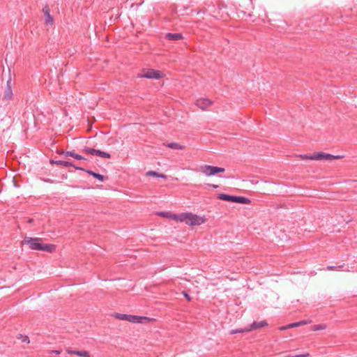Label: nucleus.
I'll list each match as a JSON object with an SVG mask.
<instances>
[{
    "label": "nucleus",
    "mask_w": 357,
    "mask_h": 357,
    "mask_svg": "<svg viewBox=\"0 0 357 357\" xmlns=\"http://www.w3.org/2000/svg\"><path fill=\"white\" fill-rule=\"evenodd\" d=\"M43 240L40 238L26 237L22 244L28 245L29 248L35 250H42L47 252H53L56 246L53 244H43Z\"/></svg>",
    "instance_id": "nucleus-1"
},
{
    "label": "nucleus",
    "mask_w": 357,
    "mask_h": 357,
    "mask_svg": "<svg viewBox=\"0 0 357 357\" xmlns=\"http://www.w3.org/2000/svg\"><path fill=\"white\" fill-rule=\"evenodd\" d=\"M204 216H200L192 213H181L178 214V222H185L190 226H199L206 222Z\"/></svg>",
    "instance_id": "nucleus-2"
},
{
    "label": "nucleus",
    "mask_w": 357,
    "mask_h": 357,
    "mask_svg": "<svg viewBox=\"0 0 357 357\" xmlns=\"http://www.w3.org/2000/svg\"><path fill=\"white\" fill-rule=\"evenodd\" d=\"M114 317L120 320H125L131 323L137 324H146L154 320L153 319H151L147 317H142L126 314H116L114 315Z\"/></svg>",
    "instance_id": "nucleus-3"
},
{
    "label": "nucleus",
    "mask_w": 357,
    "mask_h": 357,
    "mask_svg": "<svg viewBox=\"0 0 357 357\" xmlns=\"http://www.w3.org/2000/svg\"><path fill=\"white\" fill-rule=\"evenodd\" d=\"M200 171L206 176H213L218 173L224 172L225 169L222 167H214L211 165H202L200 167Z\"/></svg>",
    "instance_id": "nucleus-4"
},
{
    "label": "nucleus",
    "mask_w": 357,
    "mask_h": 357,
    "mask_svg": "<svg viewBox=\"0 0 357 357\" xmlns=\"http://www.w3.org/2000/svg\"><path fill=\"white\" fill-rule=\"evenodd\" d=\"M80 153L85 154V155H96L98 156H103V157H109L111 156L109 153L101 151L99 150H96L95 149H92L90 147L85 146L81 151Z\"/></svg>",
    "instance_id": "nucleus-5"
},
{
    "label": "nucleus",
    "mask_w": 357,
    "mask_h": 357,
    "mask_svg": "<svg viewBox=\"0 0 357 357\" xmlns=\"http://www.w3.org/2000/svg\"><path fill=\"white\" fill-rule=\"evenodd\" d=\"M140 77L158 79L162 77V73L160 70L149 69L146 73L140 75Z\"/></svg>",
    "instance_id": "nucleus-6"
},
{
    "label": "nucleus",
    "mask_w": 357,
    "mask_h": 357,
    "mask_svg": "<svg viewBox=\"0 0 357 357\" xmlns=\"http://www.w3.org/2000/svg\"><path fill=\"white\" fill-rule=\"evenodd\" d=\"M52 152L55 151L58 155H63V156H82L79 153H76L74 151H66L61 148H59L55 144H53L51 148Z\"/></svg>",
    "instance_id": "nucleus-7"
},
{
    "label": "nucleus",
    "mask_w": 357,
    "mask_h": 357,
    "mask_svg": "<svg viewBox=\"0 0 357 357\" xmlns=\"http://www.w3.org/2000/svg\"><path fill=\"white\" fill-rule=\"evenodd\" d=\"M43 13H44V15H45V24L47 26L48 25L52 26L54 24V18L50 15V9L48 5H45L43 8Z\"/></svg>",
    "instance_id": "nucleus-8"
},
{
    "label": "nucleus",
    "mask_w": 357,
    "mask_h": 357,
    "mask_svg": "<svg viewBox=\"0 0 357 357\" xmlns=\"http://www.w3.org/2000/svg\"><path fill=\"white\" fill-rule=\"evenodd\" d=\"M212 104V102L206 98H201L197 100L196 105L202 110L206 109Z\"/></svg>",
    "instance_id": "nucleus-9"
},
{
    "label": "nucleus",
    "mask_w": 357,
    "mask_h": 357,
    "mask_svg": "<svg viewBox=\"0 0 357 357\" xmlns=\"http://www.w3.org/2000/svg\"><path fill=\"white\" fill-rule=\"evenodd\" d=\"M285 156H290L289 155H286ZM293 156H340V155H333L331 153H326L322 151L314 152L312 154H296Z\"/></svg>",
    "instance_id": "nucleus-10"
},
{
    "label": "nucleus",
    "mask_w": 357,
    "mask_h": 357,
    "mask_svg": "<svg viewBox=\"0 0 357 357\" xmlns=\"http://www.w3.org/2000/svg\"><path fill=\"white\" fill-rule=\"evenodd\" d=\"M183 38L182 33H167L165 35V39L171 41L179 40Z\"/></svg>",
    "instance_id": "nucleus-11"
},
{
    "label": "nucleus",
    "mask_w": 357,
    "mask_h": 357,
    "mask_svg": "<svg viewBox=\"0 0 357 357\" xmlns=\"http://www.w3.org/2000/svg\"><path fill=\"white\" fill-rule=\"evenodd\" d=\"M158 215L161 216V217H163V218H169V219H171V220H174L175 221H178V214L172 213H169V212L162 211V212H159L158 213Z\"/></svg>",
    "instance_id": "nucleus-12"
},
{
    "label": "nucleus",
    "mask_w": 357,
    "mask_h": 357,
    "mask_svg": "<svg viewBox=\"0 0 357 357\" xmlns=\"http://www.w3.org/2000/svg\"><path fill=\"white\" fill-rule=\"evenodd\" d=\"M10 80L7 82V88L5 89L3 99L4 100H10L13 97V91L11 89V86H10Z\"/></svg>",
    "instance_id": "nucleus-13"
},
{
    "label": "nucleus",
    "mask_w": 357,
    "mask_h": 357,
    "mask_svg": "<svg viewBox=\"0 0 357 357\" xmlns=\"http://www.w3.org/2000/svg\"><path fill=\"white\" fill-rule=\"evenodd\" d=\"M234 197L235 196L225 195V194H218L217 195V197L219 199L227 201V202H234Z\"/></svg>",
    "instance_id": "nucleus-14"
},
{
    "label": "nucleus",
    "mask_w": 357,
    "mask_h": 357,
    "mask_svg": "<svg viewBox=\"0 0 357 357\" xmlns=\"http://www.w3.org/2000/svg\"><path fill=\"white\" fill-rule=\"evenodd\" d=\"M67 351L68 354H75L77 356H82V357H90L89 353L86 351L68 350Z\"/></svg>",
    "instance_id": "nucleus-15"
},
{
    "label": "nucleus",
    "mask_w": 357,
    "mask_h": 357,
    "mask_svg": "<svg viewBox=\"0 0 357 357\" xmlns=\"http://www.w3.org/2000/svg\"><path fill=\"white\" fill-rule=\"evenodd\" d=\"M267 325V323L266 321H261L259 322H253L249 327L250 328H252V330H255L257 328H262Z\"/></svg>",
    "instance_id": "nucleus-16"
},
{
    "label": "nucleus",
    "mask_w": 357,
    "mask_h": 357,
    "mask_svg": "<svg viewBox=\"0 0 357 357\" xmlns=\"http://www.w3.org/2000/svg\"><path fill=\"white\" fill-rule=\"evenodd\" d=\"M234 202L236 203H240V204H250L251 201L245 197H234Z\"/></svg>",
    "instance_id": "nucleus-17"
},
{
    "label": "nucleus",
    "mask_w": 357,
    "mask_h": 357,
    "mask_svg": "<svg viewBox=\"0 0 357 357\" xmlns=\"http://www.w3.org/2000/svg\"><path fill=\"white\" fill-rule=\"evenodd\" d=\"M146 176H155V177H159V178H167V176L165 175V174H159L156 172H154V171H149L146 173Z\"/></svg>",
    "instance_id": "nucleus-18"
},
{
    "label": "nucleus",
    "mask_w": 357,
    "mask_h": 357,
    "mask_svg": "<svg viewBox=\"0 0 357 357\" xmlns=\"http://www.w3.org/2000/svg\"><path fill=\"white\" fill-rule=\"evenodd\" d=\"M87 172L91 175V176H93L95 178H97L98 180H99L100 181L102 182L105 180V177L102 175V174H98V173H95L92 171H87Z\"/></svg>",
    "instance_id": "nucleus-19"
},
{
    "label": "nucleus",
    "mask_w": 357,
    "mask_h": 357,
    "mask_svg": "<svg viewBox=\"0 0 357 357\" xmlns=\"http://www.w3.org/2000/svg\"><path fill=\"white\" fill-rule=\"evenodd\" d=\"M164 145L172 149H182L183 148V146L176 142H171L167 144H164Z\"/></svg>",
    "instance_id": "nucleus-20"
},
{
    "label": "nucleus",
    "mask_w": 357,
    "mask_h": 357,
    "mask_svg": "<svg viewBox=\"0 0 357 357\" xmlns=\"http://www.w3.org/2000/svg\"><path fill=\"white\" fill-rule=\"evenodd\" d=\"M50 163H52V164H56V165H62L63 167H66L71 165L70 162H67V161H63V160H50Z\"/></svg>",
    "instance_id": "nucleus-21"
},
{
    "label": "nucleus",
    "mask_w": 357,
    "mask_h": 357,
    "mask_svg": "<svg viewBox=\"0 0 357 357\" xmlns=\"http://www.w3.org/2000/svg\"><path fill=\"white\" fill-rule=\"evenodd\" d=\"M252 331V328H250V327H246L244 328L237 329V330H232L230 331V334H236L239 333H245V332H250Z\"/></svg>",
    "instance_id": "nucleus-22"
},
{
    "label": "nucleus",
    "mask_w": 357,
    "mask_h": 357,
    "mask_svg": "<svg viewBox=\"0 0 357 357\" xmlns=\"http://www.w3.org/2000/svg\"><path fill=\"white\" fill-rule=\"evenodd\" d=\"M327 326L325 324H317L312 326V331H317L321 330H325Z\"/></svg>",
    "instance_id": "nucleus-23"
},
{
    "label": "nucleus",
    "mask_w": 357,
    "mask_h": 357,
    "mask_svg": "<svg viewBox=\"0 0 357 357\" xmlns=\"http://www.w3.org/2000/svg\"><path fill=\"white\" fill-rule=\"evenodd\" d=\"M21 337H22V342H26V343H29V339L28 336H22V335H21Z\"/></svg>",
    "instance_id": "nucleus-24"
},
{
    "label": "nucleus",
    "mask_w": 357,
    "mask_h": 357,
    "mask_svg": "<svg viewBox=\"0 0 357 357\" xmlns=\"http://www.w3.org/2000/svg\"><path fill=\"white\" fill-rule=\"evenodd\" d=\"M298 326H299L298 321V322H294V323H292V324H289V327H290L291 328H295V327H298Z\"/></svg>",
    "instance_id": "nucleus-25"
},
{
    "label": "nucleus",
    "mask_w": 357,
    "mask_h": 357,
    "mask_svg": "<svg viewBox=\"0 0 357 357\" xmlns=\"http://www.w3.org/2000/svg\"><path fill=\"white\" fill-rule=\"evenodd\" d=\"M308 323H310V321H305V320H303V321H298L299 326H303V325H305V324H307Z\"/></svg>",
    "instance_id": "nucleus-26"
},
{
    "label": "nucleus",
    "mask_w": 357,
    "mask_h": 357,
    "mask_svg": "<svg viewBox=\"0 0 357 357\" xmlns=\"http://www.w3.org/2000/svg\"><path fill=\"white\" fill-rule=\"evenodd\" d=\"M309 356L308 353H304L302 354L295 355L294 357H307Z\"/></svg>",
    "instance_id": "nucleus-27"
},
{
    "label": "nucleus",
    "mask_w": 357,
    "mask_h": 357,
    "mask_svg": "<svg viewBox=\"0 0 357 357\" xmlns=\"http://www.w3.org/2000/svg\"><path fill=\"white\" fill-rule=\"evenodd\" d=\"M183 294L187 298L188 301H190L191 300V297L186 292L183 291Z\"/></svg>",
    "instance_id": "nucleus-28"
},
{
    "label": "nucleus",
    "mask_w": 357,
    "mask_h": 357,
    "mask_svg": "<svg viewBox=\"0 0 357 357\" xmlns=\"http://www.w3.org/2000/svg\"><path fill=\"white\" fill-rule=\"evenodd\" d=\"M289 328H290V327H289V324H288V325H287V326H282V327H280L279 329H280V331H284V330H287V329H289Z\"/></svg>",
    "instance_id": "nucleus-29"
},
{
    "label": "nucleus",
    "mask_w": 357,
    "mask_h": 357,
    "mask_svg": "<svg viewBox=\"0 0 357 357\" xmlns=\"http://www.w3.org/2000/svg\"><path fill=\"white\" fill-rule=\"evenodd\" d=\"M334 269H335L334 266H328L327 267V270H328V271H332V270H334Z\"/></svg>",
    "instance_id": "nucleus-30"
},
{
    "label": "nucleus",
    "mask_w": 357,
    "mask_h": 357,
    "mask_svg": "<svg viewBox=\"0 0 357 357\" xmlns=\"http://www.w3.org/2000/svg\"><path fill=\"white\" fill-rule=\"evenodd\" d=\"M210 186L214 188H217L218 187V185H215V184H213V185H210Z\"/></svg>",
    "instance_id": "nucleus-31"
},
{
    "label": "nucleus",
    "mask_w": 357,
    "mask_h": 357,
    "mask_svg": "<svg viewBox=\"0 0 357 357\" xmlns=\"http://www.w3.org/2000/svg\"><path fill=\"white\" fill-rule=\"evenodd\" d=\"M310 159H320L321 158H313V157H311L310 158Z\"/></svg>",
    "instance_id": "nucleus-32"
},
{
    "label": "nucleus",
    "mask_w": 357,
    "mask_h": 357,
    "mask_svg": "<svg viewBox=\"0 0 357 357\" xmlns=\"http://www.w3.org/2000/svg\"><path fill=\"white\" fill-rule=\"evenodd\" d=\"M285 357H294V356L288 355V356H286Z\"/></svg>",
    "instance_id": "nucleus-33"
},
{
    "label": "nucleus",
    "mask_w": 357,
    "mask_h": 357,
    "mask_svg": "<svg viewBox=\"0 0 357 357\" xmlns=\"http://www.w3.org/2000/svg\"><path fill=\"white\" fill-rule=\"evenodd\" d=\"M78 159H85L86 158H81V157H79L77 158Z\"/></svg>",
    "instance_id": "nucleus-34"
},
{
    "label": "nucleus",
    "mask_w": 357,
    "mask_h": 357,
    "mask_svg": "<svg viewBox=\"0 0 357 357\" xmlns=\"http://www.w3.org/2000/svg\"><path fill=\"white\" fill-rule=\"evenodd\" d=\"M54 352H55V354H59V352L57 351H55Z\"/></svg>",
    "instance_id": "nucleus-35"
}]
</instances>
